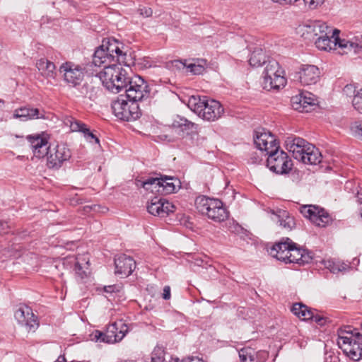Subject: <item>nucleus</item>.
<instances>
[{"instance_id":"aec40b11","label":"nucleus","mask_w":362,"mask_h":362,"mask_svg":"<svg viewBox=\"0 0 362 362\" xmlns=\"http://www.w3.org/2000/svg\"><path fill=\"white\" fill-rule=\"evenodd\" d=\"M115 274L122 277L129 276L136 267V262L132 257L121 255L115 259Z\"/></svg>"},{"instance_id":"a211bd4d","label":"nucleus","mask_w":362,"mask_h":362,"mask_svg":"<svg viewBox=\"0 0 362 362\" xmlns=\"http://www.w3.org/2000/svg\"><path fill=\"white\" fill-rule=\"evenodd\" d=\"M319 69L314 65H303L295 78L303 86L315 84L320 78Z\"/></svg>"},{"instance_id":"3c124183","label":"nucleus","mask_w":362,"mask_h":362,"mask_svg":"<svg viewBox=\"0 0 362 362\" xmlns=\"http://www.w3.org/2000/svg\"><path fill=\"white\" fill-rule=\"evenodd\" d=\"M139 12L140 15L146 18L151 16L153 13L152 9L148 7H141L139 8Z\"/></svg>"},{"instance_id":"69168bd1","label":"nucleus","mask_w":362,"mask_h":362,"mask_svg":"<svg viewBox=\"0 0 362 362\" xmlns=\"http://www.w3.org/2000/svg\"><path fill=\"white\" fill-rule=\"evenodd\" d=\"M4 104V102L3 100H0V108H1L3 107Z\"/></svg>"},{"instance_id":"1a4fd4ad","label":"nucleus","mask_w":362,"mask_h":362,"mask_svg":"<svg viewBox=\"0 0 362 362\" xmlns=\"http://www.w3.org/2000/svg\"><path fill=\"white\" fill-rule=\"evenodd\" d=\"M124 95H119L112 102V109L115 115L122 120H136L140 117L141 112L138 103L127 100Z\"/></svg>"},{"instance_id":"4d7b16f0","label":"nucleus","mask_w":362,"mask_h":362,"mask_svg":"<svg viewBox=\"0 0 362 362\" xmlns=\"http://www.w3.org/2000/svg\"><path fill=\"white\" fill-rule=\"evenodd\" d=\"M8 226L6 222L0 221V233H8L7 229Z\"/></svg>"},{"instance_id":"f03ea898","label":"nucleus","mask_w":362,"mask_h":362,"mask_svg":"<svg viewBox=\"0 0 362 362\" xmlns=\"http://www.w3.org/2000/svg\"><path fill=\"white\" fill-rule=\"evenodd\" d=\"M127 54L123 52L117 40L115 39H104L102 45L98 47L93 56L92 64L95 66H105V65L124 63L126 62Z\"/></svg>"},{"instance_id":"a878e982","label":"nucleus","mask_w":362,"mask_h":362,"mask_svg":"<svg viewBox=\"0 0 362 362\" xmlns=\"http://www.w3.org/2000/svg\"><path fill=\"white\" fill-rule=\"evenodd\" d=\"M292 243L288 238H283L281 241L272 246L270 250L271 255L281 261L288 259L289 249Z\"/></svg>"},{"instance_id":"9b49d317","label":"nucleus","mask_w":362,"mask_h":362,"mask_svg":"<svg viewBox=\"0 0 362 362\" xmlns=\"http://www.w3.org/2000/svg\"><path fill=\"white\" fill-rule=\"evenodd\" d=\"M45 156H47V165L49 168L59 169L64 163L68 161L71 157L70 149L65 144L49 146Z\"/></svg>"},{"instance_id":"6e6552de","label":"nucleus","mask_w":362,"mask_h":362,"mask_svg":"<svg viewBox=\"0 0 362 362\" xmlns=\"http://www.w3.org/2000/svg\"><path fill=\"white\" fill-rule=\"evenodd\" d=\"M59 72L64 82L69 88H74L82 83L86 73V68L84 64L66 61L60 65Z\"/></svg>"},{"instance_id":"f8f14e48","label":"nucleus","mask_w":362,"mask_h":362,"mask_svg":"<svg viewBox=\"0 0 362 362\" xmlns=\"http://www.w3.org/2000/svg\"><path fill=\"white\" fill-rule=\"evenodd\" d=\"M303 216L317 226L325 227L331 221L329 214L322 208L316 205H303L299 209Z\"/></svg>"},{"instance_id":"052dcab7","label":"nucleus","mask_w":362,"mask_h":362,"mask_svg":"<svg viewBox=\"0 0 362 362\" xmlns=\"http://www.w3.org/2000/svg\"><path fill=\"white\" fill-rule=\"evenodd\" d=\"M116 286L115 285L112 286H107L103 288V290L106 293H112L115 291Z\"/></svg>"},{"instance_id":"37998d69","label":"nucleus","mask_w":362,"mask_h":362,"mask_svg":"<svg viewBox=\"0 0 362 362\" xmlns=\"http://www.w3.org/2000/svg\"><path fill=\"white\" fill-rule=\"evenodd\" d=\"M352 105L355 110L362 114V89L357 92L356 95L353 98Z\"/></svg>"},{"instance_id":"c85d7f7f","label":"nucleus","mask_w":362,"mask_h":362,"mask_svg":"<svg viewBox=\"0 0 362 362\" xmlns=\"http://www.w3.org/2000/svg\"><path fill=\"white\" fill-rule=\"evenodd\" d=\"M267 353L259 351L255 353L252 349L245 348L239 351L240 362H265Z\"/></svg>"},{"instance_id":"72a5a7b5","label":"nucleus","mask_w":362,"mask_h":362,"mask_svg":"<svg viewBox=\"0 0 362 362\" xmlns=\"http://www.w3.org/2000/svg\"><path fill=\"white\" fill-rule=\"evenodd\" d=\"M268 60H271L267 57L263 49L260 47H255L250 55L249 63L252 66L258 67L262 64H267Z\"/></svg>"},{"instance_id":"603ef678","label":"nucleus","mask_w":362,"mask_h":362,"mask_svg":"<svg viewBox=\"0 0 362 362\" xmlns=\"http://www.w3.org/2000/svg\"><path fill=\"white\" fill-rule=\"evenodd\" d=\"M310 320L315 321L316 323H317L320 325H324L326 322V318L320 316L318 314H315L313 311V317Z\"/></svg>"},{"instance_id":"9d476101","label":"nucleus","mask_w":362,"mask_h":362,"mask_svg":"<svg viewBox=\"0 0 362 362\" xmlns=\"http://www.w3.org/2000/svg\"><path fill=\"white\" fill-rule=\"evenodd\" d=\"M126 95L124 96L132 102L146 100L149 98L150 88L148 83L139 76L131 77L128 86L124 88Z\"/></svg>"},{"instance_id":"423d86ee","label":"nucleus","mask_w":362,"mask_h":362,"mask_svg":"<svg viewBox=\"0 0 362 362\" xmlns=\"http://www.w3.org/2000/svg\"><path fill=\"white\" fill-rule=\"evenodd\" d=\"M197 210L215 222H222L228 217V211L221 201L206 196H199L195 199Z\"/></svg>"},{"instance_id":"ddd939ff","label":"nucleus","mask_w":362,"mask_h":362,"mask_svg":"<svg viewBox=\"0 0 362 362\" xmlns=\"http://www.w3.org/2000/svg\"><path fill=\"white\" fill-rule=\"evenodd\" d=\"M302 36L310 41H314L318 36L331 34L332 29L325 23L316 21L305 24L302 28Z\"/></svg>"},{"instance_id":"bf43d9fd","label":"nucleus","mask_w":362,"mask_h":362,"mask_svg":"<svg viewBox=\"0 0 362 362\" xmlns=\"http://www.w3.org/2000/svg\"><path fill=\"white\" fill-rule=\"evenodd\" d=\"M181 362H204L202 359L198 357H189L182 359Z\"/></svg>"},{"instance_id":"6ab92c4d","label":"nucleus","mask_w":362,"mask_h":362,"mask_svg":"<svg viewBox=\"0 0 362 362\" xmlns=\"http://www.w3.org/2000/svg\"><path fill=\"white\" fill-rule=\"evenodd\" d=\"M15 318L22 325L25 326L28 331H35L38 324L30 308L21 307L15 312Z\"/></svg>"},{"instance_id":"ea45409f","label":"nucleus","mask_w":362,"mask_h":362,"mask_svg":"<svg viewBox=\"0 0 362 362\" xmlns=\"http://www.w3.org/2000/svg\"><path fill=\"white\" fill-rule=\"evenodd\" d=\"M105 332H103L99 330L94 331L91 334V340L96 342H104L107 344H112V341H109V339L107 337Z\"/></svg>"},{"instance_id":"79ce46f5","label":"nucleus","mask_w":362,"mask_h":362,"mask_svg":"<svg viewBox=\"0 0 362 362\" xmlns=\"http://www.w3.org/2000/svg\"><path fill=\"white\" fill-rule=\"evenodd\" d=\"M341 334L342 335L350 334L352 336H355L358 339H361V337H362V334H361L356 329H353L351 326H344V327L339 328L338 329V334Z\"/></svg>"},{"instance_id":"13d9d810","label":"nucleus","mask_w":362,"mask_h":362,"mask_svg":"<svg viewBox=\"0 0 362 362\" xmlns=\"http://www.w3.org/2000/svg\"><path fill=\"white\" fill-rule=\"evenodd\" d=\"M8 226L6 222L0 221V233H8L7 229Z\"/></svg>"},{"instance_id":"4468645a","label":"nucleus","mask_w":362,"mask_h":362,"mask_svg":"<svg viewBox=\"0 0 362 362\" xmlns=\"http://www.w3.org/2000/svg\"><path fill=\"white\" fill-rule=\"evenodd\" d=\"M308 145L310 144L307 141L296 136H288L285 140L286 148L292 153L293 158L298 160L305 159L303 155Z\"/></svg>"},{"instance_id":"f704fd0d","label":"nucleus","mask_w":362,"mask_h":362,"mask_svg":"<svg viewBox=\"0 0 362 362\" xmlns=\"http://www.w3.org/2000/svg\"><path fill=\"white\" fill-rule=\"evenodd\" d=\"M136 184L137 187H143L146 191L160 192V181L158 177H149L145 180H137Z\"/></svg>"},{"instance_id":"49530a36","label":"nucleus","mask_w":362,"mask_h":362,"mask_svg":"<svg viewBox=\"0 0 362 362\" xmlns=\"http://www.w3.org/2000/svg\"><path fill=\"white\" fill-rule=\"evenodd\" d=\"M343 93L348 97H353L354 98V96L357 94L356 87L354 85L347 84L343 88Z\"/></svg>"},{"instance_id":"0eeeda50","label":"nucleus","mask_w":362,"mask_h":362,"mask_svg":"<svg viewBox=\"0 0 362 362\" xmlns=\"http://www.w3.org/2000/svg\"><path fill=\"white\" fill-rule=\"evenodd\" d=\"M286 83L284 71L280 67L279 62L273 59L268 60L262 73L263 88L267 90H279L284 87Z\"/></svg>"},{"instance_id":"bb28decb","label":"nucleus","mask_w":362,"mask_h":362,"mask_svg":"<svg viewBox=\"0 0 362 362\" xmlns=\"http://www.w3.org/2000/svg\"><path fill=\"white\" fill-rule=\"evenodd\" d=\"M14 117L19 118L21 121L44 118L43 111L40 112L37 108L23 107L15 110Z\"/></svg>"},{"instance_id":"20e7f679","label":"nucleus","mask_w":362,"mask_h":362,"mask_svg":"<svg viewBox=\"0 0 362 362\" xmlns=\"http://www.w3.org/2000/svg\"><path fill=\"white\" fill-rule=\"evenodd\" d=\"M98 76L103 86L113 93H119L127 88L131 78L127 71L117 64L103 66V70L98 73Z\"/></svg>"},{"instance_id":"c9c22d12","label":"nucleus","mask_w":362,"mask_h":362,"mask_svg":"<svg viewBox=\"0 0 362 362\" xmlns=\"http://www.w3.org/2000/svg\"><path fill=\"white\" fill-rule=\"evenodd\" d=\"M314 42L316 47L321 50H330L332 49V45L334 46V39L330 34L318 36Z\"/></svg>"},{"instance_id":"a19ab883","label":"nucleus","mask_w":362,"mask_h":362,"mask_svg":"<svg viewBox=\"0 0 362 362\" xmlns=\"http://www.w3.org/2000/svg\"><path fill=\"white\" fill-rule=\"evenodd\" d=\"M353 342L354 341L351 337L342 335L341 334H338L337 344L339 347L341 349L344 353L345 348L347 347L349 345H351Z\"/></svg>"},{"instance_id":"393cba45","label":"nucleus","mask_w":362,"mask_h":362,"mask_svg":"<svg viewBox=\"0 0 362 362\" xmlns=\"http://www.w3.org/2000/svg\"><path fill=\"white\" fill-rule=\"evenodd\" d=\"M175 66L181 68L186 67L193 74H202L207 66V61L204 59H193L192 62L187 63V61L182 62L181 60L174 61Z\"/></svg>"},{"instance_id":"7ed1b4c3","label":"nucleus","mask_w":362,"mask_h":362,"mask_svg":"<svg viewBox=\"0 0 362 362\" xmlns=\"http://www.w3.org/2000/svg\"><path fill=\"white\" fill-rule=\"evenodd\" d=\"M127 54L123 52L117 40L115 39H104L102 45L98 47L93 56L92 64L95 66H105V65L124 63L126 62Z\"/></svg>"},{"instance_id":"c756f323","label":"nucleus","mask_w":362,"mask_h":362,"mask_svg":"<svg viewBox=\"0 0 362 362\" xmlns=\"http://www.w3.org/2000/svg\"><path fill=\"white\" fill-rule=\"evenodd\" d=\"M332 37L334 39V46L338 45L341 49H346L347 50H353L355 53H357L362 49V46L358 44L351 42L346 39H341L339 37V30L337 29L332 30Z\"/></svg>"},{"instance_id":"cd10ccee","label":"nucleus","mask_w":362,"mask_h":362,"mask_svg":"<svg viewBox=\"0 0 362 362\" xmlns=\"http://www.w3.org/2000/svg\"><path fill=\"white\" fill-rule=\"evenodd\" d=\"M160 185L159 189L160 192H164L165 194H171L175 192L180 188V181L174 177L163 176L159 177Z\"/></svg>"},{"instance_id":"58836bf2","label":"nucleus","mask_w":362,"mask_h":362,"mask_svg":"<svg viewBox=\"0 0 362 362\" xmlns=\"http://www.w3.org/2000/svg\"><path fill=\"white\" fill-rule=\"evenodd\" d=\"M107 327L116 334H119V333H120L121 334H124L125 336L128 332L127 325L122 320L115 322L108 325Z\"/></svg>"},{"instance_id":"09e8293b","label":"nucleus","mask_w":362,"mask_h":362,"mask_svg":"<svg viewBox=\"0 0 362 362\" xmlns=\"http://www.w3.org/2000/svg\"><path fill=\"white\" fill-rule=\"evenodd\" d=\"M280 224L284 228L291 229L295 225L293 218L288 216L286 219L280 221Z\"/></svg>"},{"instance_id":"2f4dec72","label":"nucleus","mask_w":362,"mask_h":362,"mask_svg":"<svg viewBox=\"0 0 362 362\" xmlns=\"http://www.w3.org/2000/svg\"><path fill=\"white\" fill-rule=\"evenodd\" d=\"M69 263L74 264L76 274L81 279L88 275V261L82 257H72L68 259Z\"/></svg>"},{"instance_id":"e2e57ef3","label":"nucleus","mask_w":362,"mask_h":362,"mask_svg":"<svg viewBox=\"0 0 362 362\" xmlns=\"http://www.w3.org/2000/svg\"><path fill=\"white\" fill-rule=\"evenodd\" d=\"M55 362H66L64 356H59Z\"/></svg>"},{"instance_id":"0e129e2a","label":"nucleus","mask_w":362,"mask_h":362,"mask_svg":"<svg viewBox=\"0 0 362 362\" xmlns=\"http://www.w3.org/2000/svg\"><path fill=\"white\" fill-rule=\"evenodd\" d=\"M358 262H359V259H358L354 258L353 259V264H355V263L358 264Z\"/></svg>"},{"instance_id":"a18cd8bd","label":"nucleus","mask_w":362,"mask_h":362,"mask_svg":"<svg viewBox=\"0 0 362 362\" xmlns=\"http://www.w3.org/2000/svg\"><path fill=\"white\" fill-rule=\"evenodd\" d=\"M313 317V310L308 308V306L303 304L302 311L299 315V318L303 320H308Z\"/></svg>"},{"instance_id":"39448f33","label":"nucleus","mask_w":362,"mask_h":362,"mask_svg":"<svg viewBox=\"0 0 362 362\" xmlns=\"http://www.w3.org/2000/svg\"><path fill=\"white\" fill-rule=\"evenodd\" d=\"M187 105L199 117L209 122L218 119L224 112L218 101L206 96L192 95L189 98Z\"/></svg>"},{"instance_id":"864d4df0","label":"nucleus","mask_w":362,"mask_h":362,"mask_svg":"<svg viewBox=\"0 0 362 362\" xmlns=\"http://www.w3.org/2000/svg\"><path fill=\"white\" fill-rule=\"evenodd\" d=\"M302 306H303L302 303H297L293 304L292 309H291V311L293 312V313L298 317L302 311Z\"/></svg>"},{"instance_id":"7c9ffc66","label":"nucleus","mask_w":362,"mask_h":362,"mask_svg":"<svg viewBox=\"0 0 362 362\" xmlns=\"http://www.w3.org/2000/svg\"><path fill=\"white\" fill-rule=\"evenodd\" d=\"M41 75L46 78H54L57 76L55 64L47 59L42 58L36 63Z\"/></svg>"},{"instance_id":"4c0bfd02","label":"nucleus","mask_w":362,"mask_h":362,"mask_svg":"<svg viewBox=\"0 0 362 362\" xmlns=\"http://www.w3.org/2000/svg\"><path fill=\"white\" fill-rule=\"evenodd\" d=\"M172 356L163 349H158L154 350L152 354L151 362H167L168 359H171Z\"/></svg>"},{"instance_id":"8fccbe9b","label":"nucleus","mask_w":362,"mask_h":362,"mask_svg":"<svg viewBox=\"0 0 362 362\" xmlns=\"http://www.w3.org/2000/svg\"><path fill=\"white\" fill-rule=\"evenodd\" d=\"M305 4L308 5L310 9H315L318 6L322 5L325 0H303Z\"/></svg>"},{"instance_id":"338daca9","label":"nucleus","mask_w":362,"mask_h":362,"mask_svg":"<svg viewBox=\"0 0 362 362\" xmlns=\"http://www.w3.org/2000/svg\"><path fill=\"white\" fill-rule=\"evenodd\" d=\"M360 216L362 218V208L361 209V211H360Z\"/></svg>"},{"instance_id":"de8ad7c7","label":"nucleus","mask_w":362,"mask_h":362,"mask_svg":"<svg viewBox=\"0 0 362 362\" xmlns=\"http://www.w3.org/2000/svg\"><path fill=\"white\" fill-rule=\"evenodd\" d=\"M353 134L362 140V122H356L351 127Z\"/></svg>"},{"instance_id":"f3484780","label":"nucleus","mask_w":362,"mask_h":362,"mask_svg":"<svg viewBox=\"0 0 362 362\" xmlns=\"http://www.w3.org/2000/svg\"><path fill=\"white\" fill-rule=\"evenodd\" d=\"M291 104L293 109L299 112H308L314 109L317 105V100L313 94L305 92L292 97Z\"/></svg>"},{"instance_id":"774afa93","label":"nucleus","mask_w":362,"mask_h":362,"mask_svg":"<svg viewBox=\"0 0 362 362\" xmlns=\"http://www.w3.org/2000/svg\"><path fill=\"white\" fill-rule=\"evenodd\" d=\"M179 361V358H175V362H178Z\"/></svg>"},{"instance_id":"dca6fc26","label":"nucleus","mask_w":362,"mask_h":362,"mask_svg":"<svg viewBox=\"0 0 362 362\" xmlns=\"http://www.w3.org/2000/svg\"><path fill=\"white\" fill-rule=\"evenodd\" d=\"M147 209L153 216L164 217L174 211L175 206L165 199L154 197L151 199Z\"/></svg>"},{"instance_id":"4be33fe9","label":"nucleus","mask_w":362,"mask_h":362,"mask_svg":"<svg viewBox=\"0 0 362 362\" xmlns=\"http://www.w3.org/2000/svg\"><path fill=\"white\" fill-rule=\"evenodd\" d=\"M100 93V89L92 83H84L77 88H74L73 93L78 98L95 101Z\"/></svg>"},{"instance_id":"680f3d73","label":"nucleus","mask_w":362,"mask_h":362,"mask_svg":"<svg viewBox=\"0 0 362 362\" xmlns=\"http://www.w3.org/2000/svg\"><path fill=\"white\" fill-rule=\"evenodd\" d=\"M356 198H357V201L360 204H362V188H361L360 190H358L357 192Z\"/></svg>"},{"instance_id":"c03bdc74","label":"nucleus","mask_w":362,"mask_h":362,"mask_svg":"<svg viewBox=\"0 0 362 362\" xmlns=\"http://www.w3.org/2000/svg\"><path fill=\"white\" fill-rule=\"evenodd\" d=\"M105 333L107 335V337L109 339V341H112V344L121 341L124 337V334H121L119 333V334H116L108 327H107Z\"/></svg>"},{"instance_id":"f257e3e1","label":"nucleus","mask_w":362,"mask_h":362,"mask_svg":"<svg viewBox=\"0 0 362 362\" xmlns=\"http://www.w3.org/2000/svg\"><path fill=\"white\" fill-rule=\"evenodd\" d=\"M254 143L258 149L268 155L267 163L271 171L276 174H286L291 170V159L286 152L279 150V144L271 132L264 129L256 131Z\"/></svg>"},{"instance_id":"412c9836","label":"nucleus","mask_w":362,"mask_h":362,"mask_svg":"<svg viewBox=\"0 0 362 362\" xmlns=\"http://www.w3.org/2000/svg\"><path fill=\"white\" fill-rule=\"evenodd\" d=\"M313 259L311 253L304 249L298 247L296 244L292 243L289 249L288 259L283 262L286 263H297L305 264L309 263Z\"/></svg>"},{"instance_id":"b1692460","label":"nucleus","mask_w":362,"mask_h":362,"mask_svg":"<svg viewBox=\"0 0 362 362\" xmlns=\"http://www.w3.org/2000/svg\"><path fill=\"white\" fill-rule=\"evenodd\" d=\"M66 124L70 127V129L72 132H80L83 133L84 137L89 142H95L96 144H99V139L90 131V129L84 123L74 118H69L67 119Z\"/></svg>"},{"instance_id":"5701e85b","label":"nucleus","mask_w":362,"mask_h":362,"mask_svg":"<svg viewBox=\"0 0 362 362\" xmlns=\"http://www.w3.org/2000/svg\"><path fill=\"white\" fill-rule=\"evenodd\" d=\"M27 139L30 144L34 156L39 158H43L49 149L47 139L40 135H29L27 136Z\"/></svg>"},{"instance_id":"6e6d98bb","label":"nucleus","mask_w":362,"mask_h":362,"mask_svg":"<svg viewBox=\"0 0 362 362\" xmlns=\"http://www.w3.org/2000/svg\"><path fill=\"white\" fill-rule=\"evenodd\" d=\"M349 268V266L346 264L342 263L338 265L337 268H333V272L334 273L336 270L338 272H345Z\"/></svg>"},{"instance_id":"473e14b6","label":"nucleus","mask_w":362,"mask_h":362,"mask_svg":"<svg viewBox=\"0 0 362 362\" xmlns=\"http://www.w3.org/2000/svg\"><path fill=\"white\" fill-rule=\"evenodd\" d=\"M305 159H300L304 164L316 165L320 163L322 160V155L318 148H315L313 144L308 145L305 149Z\"/></svg>"},{"instance_id":"2eb2a0df","label":"nucleus","mask_w":362,"mask_h":362,"mask_svg":"<svg viewBox=\"0 0 362 362\" xmlns=\"http://www.w3.org/2000/svg\"><path fill=\"white\" fill-rule=\"evenodd\" d=\"M172 129L180 137L185 138L197 134V125L187 119L186 118L180 116H177L172 123Z\"/></svg>"},{"instance_id":"5fc2aeb1","label":"nucleus","mask_w":362,"mask_h":362,"mask_svg":"<svg viewBox=\"0 0 362 362\" xmlns=\"http://www.w3.org/2000/svg\"><path fill=\"white\" fill-rule=\"evenodd\" d=\"M163 298L165 300H168L170 298V288L168 286H165L163 288Z\"/></svg>"},{"instance_id":"e433bc0d","label":"nucleus","mask_w":362,"mask_h":362,"mask_svg":"<svg viewBox=\"0 0 362 362\" xmlns=\"http://www.w3.org/2000/svg\"><path fill=\"white\" fill-rule=\"evenodd\" d=\"M345 354L354 361L362 358V344L354 341L351 345L345 348Z\"/></svg>"}]
</instances>
